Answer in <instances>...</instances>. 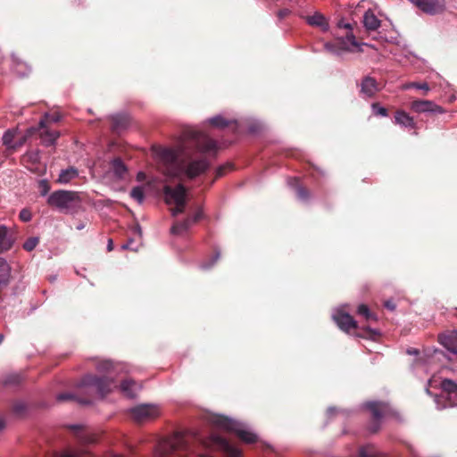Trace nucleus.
<instances>
[{"label": "nucleus", "mask_w": 457, "mask_h": 457, "mask_svg": "<svg viewBox=\"0 0 457 457\" xmlns=\"http://www.w3.org/2000/svg\"><path fill=\"white\" fill-rule=\"evenodd\" d=\"M339 28H344L352 30L353 29V25L348 22H345L344 21H340L337 24Z\"/></svg>", "instance_id": "51"}, {"label": "nucleus", "mask_w": 457, "mask_h": 457, "mask_svg": "<svg viewBox=\"0 0 457 457\" xmlns=\"http://www.w3.org/2000/svg\"><path fill=\"white\" fill-rule=\"evenodd\" d=\"M37 130H38L42 143L46 145H54L57 138L60 137L59 131L52 129L48 125L44 128L39 125L38 128H30L28 132L29 135H32Z\"/></svg>", "instance_id": "14"}, {"label": "nucleus", "mask_w": 457, "mask_h": 457, "mask_svg": "<svg viewBox=\"0 0 457 457\" xmlns=\"http://www.w3.org/2000/svg\"><path fill=\"white\" fill-rule=\"evenodd\" d=\"M55 457H79L78 454L70 451L63 452L62 453L56 455Z\"/></svg>", "instance_id": "52"}, {"label": "nucleus", "mask_w": 457, "mask_h": 457, "mask_svg": "<svg viewBox=\"0 0 457 457\" xmlns=\"http://www.w3.org/2000/svg\"><path fill=\"white\" fill-rule=\"evenodd\" d=\"M112 129L114 131L124 129L129 124V118L125 115H114L111 118Z\"/></svg>", "instance_id": "26"}, {"label": "nucleus", "mask_w": 457, "mask_h": 457, "mask_svg": "<svg viewBox=\"0 0 457 457\" xmlns=\"http://www.w3.org/2000/svg\"><path fill=\"white\" fill-rule=\"evenodd\" d=\"M306 22L313 27H320L323 30L328 29V23L324 15L320 12H315L313 15L306 16Z\"/></svg>", "instance_id": "21"}, {"label": "nucleus", "mask_w": 457, "mask_h": 457, "mask_svg": "<svg viewBox=\"0 0 457 457\" xmlns=\"http://www.w3.org/2000/svg\"><path fill=\"white\" fill-rule=\"evenodd\" d=\"M81 201L82 199L79 192L56 190L49 195L47 204L50 206L56 207L62 212H70L79 208Z\"/></svg>", "instance_id": "4"}, {"label": "nucleus", "mask_w": 457, "mask_h": 457, "mask_svg": "<svg viewBox=\"0 0 457 457\" xmlns=\"http://www.w3.org/2000/svg\"><path fill=\"white\" fill-rule=\"evenodd\" d=\"M145 179V174L142 171L138 172L137 175V179L138 181H143Z\"/></svg>", "instance_id": "54"}, {"label": "nucleus", "mask_w": 457, "mask_h": 457, "mask_svg": "<svg viewBox=\"0 0 457 457\" xmlns=\"http://www.w3.org/2000/svg\"><path fill=\"white\" fill-rule=\"evenodd\" d=\"M12 238L8 234V229L5 226H0V251L4 252L12 246Z\"/></svg>", "instance_id": "24"}, {"label": "nucleus", "mask_w": 457, "mask_h": 457, "mask_svg": "<svg viewBox=\"0 0 457 457\" xmlns=\"http://www.w3.org/2000/svg\"><path fill=\"white\" fill-rule=\"evenodd\" d=\"M116 387L112 377L110 375L97 376L87 374L77 386L76 393H62L57 395V401L75 400L80 404H90L96 396L105 397Z\"/></svg>", "instance_id": "1"}, {"label": "nucleus", "mask_w": 457, "mask_h": 457, "mask_svg": "<svg viewBox=\"0 0 457 457\" xmlns=\"http://www.w3.org/2000/svg\"><path fill=\"white\" fill-rule=\"evenodd\" d=\"M38 154L37 153L29 154L24 157V161L30 162L33 164L37 163L38 162Z\"/></svg>", "instance_id": "47"}, {"label": "nucleus", "mask_w": 457, "mask_h": 457, "mask_svg": "<svg viewBox=\"0 0 457 457\" xmlns=\"http://www.w3.org/2000/svg\"><path fill=\"white\" fill-rule=\"evenodd\" d=\"M5 428V422L4 419L0 416V432Z\"/></svg>", "instance_id": "55"}, {"label": "nucleus", "mask_w": 457, "mask_h": 457, "mask_svg": "<svg viewBox=\"0 0 457 457\" xmlns=\"http://www.w3.org/2000/svg\"><path fill=\"white\" fill-rule=\"evenodd\" d=\"M206 445L208 447L223 452L226 457H241V452L221 436L212 435Z\"/></svg>", "instance_id": "9"}, {"label": "nucleus", "mask_w": 457, "mask_h": 457, "mask_svg": "<svg viewBox=\"0 0 457 457\" xmlns=\"http://www.w3.org/2000/svg\"><path fill=\"white\" fill-rule=\"evenodd\" d=\"M38 188L41 195H46L50 190L49 182L46 179H41L38 182Z\"/></svg>", "instance_id": "39"}, {"label": "nucleus", "mask_w": 457, "mask_h": 457, "mask_svg": "<svg viewBox=\"0 0 457 457\" xmlns=\"http://www.w3.org/2000/svg\"><path fill=\"white\" fill-rule=\"evenodd\" d=\"M291 13V11L289 9H287V8H284V9H280L278 12H277V16L279 20H283L285 19L286 17H287L289 14Z\"/></svg>", "instance_id": "48"}, {"label": "nucleus", "mask_w": 457, "mask_h": 457, "mask_svg": "<svg viewBox=\"0 0 457 457\" xmlns=\"http://www.w3.org/2000/svg\"><path fill=\"white\" fill-rule=\"evenodd\" d=\"M411 109L415 112L444 113L445 109L428 100H415L411 104Z\"/></svg>", "instance_id": "15"}, {"label": "nucleus", "mask_w": 457, "mask_h": 457, "mask_svg": "<svg viewBox=\"0 0 457 457\" xmlns=\"http://www.w3.org/2000/svg\"><path fill=\"white\" fill-rule=\"evenodd\" d=\"M211 422L220 428L236 433L241 440L247 444H253L257 441V436L255 434L239 428V424L237 422L225 416H213L211 419Z\"/></svg>", "instance_id": "5"}, {"label": "nucleus", "mask_w": 457, "mask_h": 457, "mask_svg": "<svg viewBox=\"0 0 457 457\" xmlns=\"http://www.w3.org/2000/svg\"><path fill=\"white\" fill-rule=\"evenodd\" d=\"M187 157L188 159L192 158L189 154ZM210 166L211 164L206 156L200 159L189 160L188 163L185 166V173L187 178L194 179L205 172Z\"/></svg>", "instance_id": "11"}, {"label": "nucleus", "mask_w": 457, "mask_h": 457, "mask_svg": "<svg viewBox=\"0 0 457 457\" xmlns=\"http://www.w3.org/2000/svg\"><path fill=\"white\" fill-rule=\"evenodd\" d=\"M154 152L161 163L164 166V173L170 177H176L179 173L178 153L173 149L163 147L154 148Z\"/></svg>", "instance_id": "7"}, {"label": "nucleus", "mask_w": 457, "mask_h": 457, "mask_svg": "<svg viewBox=\"0 0 457 457\" xmlns=\"http://www.w3.org/2000/svg\"><path fill=\"white\" fill-rule=\"evenodd\" d=\"M325 47L328 51L336 54L350 50L347 42L344 38H338L334 43H327Z\"/></svg>", "instance_id": "22"}, {"label": "nucleus", "mask_w": 457, "mask_h": 457, "mask_svg": "<svg viewBox=\"0 0 457 457\" xmlns=\"http://www.w3.org/2000/svg\"><path fill=\"white\" fill-rule=\"evenodd\" d=\"M13 133L10 130L6 131L4 136H3V144L4 145H6L7 147H14V145H12V140H13Z\"/></svg>", "instance_id": "37"}, {"label": "nucleus", "mask_w": 457, "mask_h": 457, "mask_svg": "<svg viewBox=\"0 0 457 457\" xmlns=\"http://www.w3.org/2000/svg\"><path fill=\"white\" fill-rule=\"evenodd\" d=\"M416 7L425 13L435 15L445 10V0H410Z\"/></svg>", "instance_id": "12"}, {"label": "nucleus", "mask_w": 457, "mask_h": 457, "mask_svg": "<svg viewBox=\"0 0 457 457\" xmlns=\"http://www.w3.org/2000/svg\"><path fill=\"white\" fill-rule=\"evenodd\" d=\"M438 342L453 354L457 353L456 330H451L438 335Z\"/></svg>", "instance_id": "16"}, {"label": "nucleus", "mask_w": 457, "mask_h": 457, "mask_svg": "<svg viewBox=\"0 0 457 457\" xmlns=\"http://www.w3.org/2000/svg\"><path fill=\"white\" fill-rule=\"evenodd\" d=\"M231 168H232V166L229 163L226 164V165L220 166L215 171V179H219V178L222 177L225 174L226 170H229Z\"/></svg>", "instance_id": "42"}, {"label": "nucleus", "mask_w": 457, "mask_h": 457, "mask_svg": "<svg viewBox=\"0 0 457 457\" xmlns=\"http://www.w3.org/2000/svg\"><path fill=\"white\" fill-rule=\"evenodd\" d=\"M369 331H370V333H375V331H373L372 329H369Z\"/></svg>", "instance_id": "60"}, {"label": "nucleus", "mask_w": 457, "mask_h": 457, "mask_svg": "<svg viewBox=\"0 0 457 457\" xmlns=\"http://www.w3.org/2000/svg\"><path fill=\"white\" fill-rule=\"evenodd\" d=\"M334 320L337 326L345 332H348L350 329L357 327L356 321L348 313L339 312L334 316Z\"/></svg>", "instance_id": "18"}, {"label": "nucleus", "mask_w": 457, "mask_h": 457, "mask_svg": "<svg viewBox=\"0 0 457 457\" xmlns=\"http://www.w3.org/2000/svg\"><path fill=\"white\" fill-rule=\"evenodd\" d=\"M175 204H176V206L171 209V213L173 216H177L178 214L182 213L184 212L185 206H186V202Z\"/></svg>", "instance_id": "44"}, {"label": "nucleus", "mask_w": 457, "mask_h": 457, "mask_svg": "<svg viewBox=\"0 0 457 457\" xmlns=\"http://www.w3.org/2000/svg\"><path fill=\"white\" fill-rule=\"evenodd\" d=\"M209 123L216 128H225L228 126L229 121L227 120L224 117L219 115L210 119Z\"/></svg>", "instance_id": "34"}, {"label": "nucleus", "mask_w": 457, "mask_h": 457, "mask_svg": "<svg viewBox=\"0 0 457 457\" xmlns=\"http://www.w3.org/2000/svg\"><path fill=\"white\" fill-rule=\"evenodd\" d=\"M61 120V115L58 112H54L51 114H45V116L40 120L39 126L46 127V125L50 126L52 123H57Z\"/></svg>", "instance_id": "30"}, {"label": "nucleus", "mask_w": 457, "mask_h": 457, "mask_svg": "<svg viewBox=\"0 0 457 457\" xmlns=\"http://www.w3.org/2000/svg\"><path fill=\"white\" fill-rule=\"evenodd\" d=\"M377 450L373 445H366L360 449L359 457H377Z\"/></svg>", "instance_id": "33"}, {"label": "nucleus", "mask_w": 457, "mask_h": 457, "mask_svg": "<svg viewBox=\"0 0 457 457\" xmlns=\"http://www.w3.org/2000/svg\"><path fill=\"white\" fill-rule=\"evenodd\" d=\"M71 428L76 430V436L81 443L93 444L96 442V437L95 435L85 432L80 427L72 426Z\"/></svg>", "instance_id": "25"}, {"label": "nucleus", "mask_w": 457, "mask_h": 457, "mask_svg": "<svg viewBox=\"0 0 457 457\" xmlns=\"http://www.w3.org/2000/svg\"><path fill=\"white\" fill-rule=\"evenodd\" d=\"M135 386V381L131 379H125L121 382L120 388L122 393H124L129 397H133L135 395L133 387Z\"/></svg>", "instance_id": "31"}, {"label": "nucleus", "mask_w": 457, "mask_h": 457, "mask_svg": "<svg viewBox=\"0 0 457 457\" xmlns=\"http://www.w3.org/2000/svg\"><path fill=\"white\" fill-rule=\"evenodd\" d=\"M362 23L367 31H375L380 27L381 21L369 9L363 15Z\"/></svg>", "instance_id": "19"}, {"label": "nucleus", "mask_w": 457, "mask_h": 457, "mask_svg": "<svg viewBox=\"0 0 457 457\" xmlns=\"http://www.w3.org/2000/svg\"><path fill=\"white\" fill-rule=\"evenodd\" d=\"M395 123L402 125L405 128L415 129L416 123L412 117H411L404 111L398 110L395 114Z\"/></svg>", "instance_id": "20"}, {"label": "nucleus", "mask_w": 457, "mask_h": 457, "mask_svg": "<svg viewBox=\"0 0 457 457\" xmlns=\"http://www.w3.org/2000/svg\"><path fill=\"white\" fill-rule=\"evenodd\" d=\"M411 87H416L418 89H422L424 90L426 93L429 90V87H428V84L424 82V83H415V82H412V83H410V84H406L403 86V88L404 89H408V88H411Z\"/></svg>", "instance_id": "38"}, {"label": "nucleus", "mask_w": 457, "mask_h": 457, "mask_svg": "<svg viewBox=\"0 0 457 457\" xmlns=\"http://www.w3.org/2000/svg\"><path fill=\"white\" fill-rule=\"evenodd\" d=\"M12 409H13V411H14L16 414H19V415H20V414H22V413L25 411V410H26V405H25L23 403H21V402L15 403L13 404Z\"/></svg>", "instance_id": "45"}, {"label": "nucleus", "mask_w": 457, "mask_h": 457, "mask_svg": "<svg viewBox=\"0 0 457 457\" xmlns=\"http://www.w3.org/2000/svg\"><path fill=\"white\" fill-rule=\"evenodd\" d=\"M163 193L167 204L186 202V188L181 184H179L176 187L166 185L163 187Z\"/></svg>", "instance_id": "13"}, {"label": "nucleus", "mask_w": 457, "mask_h": 457, "mask_svg": "<svg viewBox=\"0 0 457 457\" xmlns=\"http://www.w3.org/2000/svg\"><path fill=\"white\" fill-rule=\"evenodd\" d=\"M296 195L300 199L306 200L309 198V191L303 187H298L296 188Z\"/></svg>", "instance_id": "41"}, {"label": "nucleus", "mask_w": 457, "mask_h": 457, "mask_svg": "<svg viewBox=\"0 0 457 457\" xmlns=\"http://www.w3.org/2000/svg\"><path fill=\"white\" fill-rule=\"evenodd\" d=\"M187 142L184 144V150L195 148L196 152L203 154H212L216 155L217 143L206 134L197 130H188L185 134Z\"/></svg>", "instance_id": "3"}, {"label": "nucleus", "mask_w": 457, "mask_h": 457, "mask_svg": "<svg viewBox=\"0 0 457 457\" xmlns=\"http://www.w3.org/2000/svg\"><path fill=\"white\" fill-rule=\"evenodd\" d=\"M130 196L135 199L137 203L141 204L143 203L145 199V193L143 190V187H135L132 188L130 192Z\"/></svg>", "instance_id": "35"}, {"label": "nucleus", "mask_w": 457, "mask_h": 457, "mask_svg": "<svg viewBox=\"0 0 457 457\" xmlns=\"http://www.w3.org/2000/svg\"><path fill=\"white\" fill-rule=\"evenodd\" d=\"M345 37H346L347 41H349L353 46H359L358 42L356 41V37L353 34V32H348L346 34Z\"/></svg>", "instance_id": "49"}, {"label": "nucleus", "mask_w": 457, "mask_h": 457, "mask_svg": "<svg viewBox=\"0 0 457 457\" xmlns=\"http://www.w3.org/2000/svg\"><path fill=\"white\" fill-rule=\"evenodd\" d=\"M38 243H39L38 237H29L23 244V249L28 252H30L36 248V246L38 245Z\"/></svg>", "instance_id": "36"}, {"label": "nucleus", "mask_w": 457, "mask_h": 457, "mask_svg": "<svg viewBox=\"0 0 457 457\" xmlns=\"http://www.w3.org/2000/svg\"><path fill=\"white\" fill-rule=\"evenodd\" d=\"M193 225L191 218H187L181 222H176L170 228V232L173 235H179L184 231H187Z\"/></svg>", "instance_id": "28"}, {"label": "nucleus", "mask_w": 457, "mask_h": 457, "mask_svg": "<svg viewBox=\"0 0 457 457\" xmlns=\"http://www.w3.org/2000/svg\"><path fill=\"white\" fill-rule=\"evenodd\" d=\"M442 393L436 397L439 408H447L457 405V383L452 379L445 378L441 381Z\"/></svg>", "instance_id": "6"}, {"label": "nucleus", "mask_w": 457, "mask_h": 457, "mask_svg": "<svg viewBox=\"0 0 457 457\" xmlns=\"http://www.w3.org/2000/svg\"><path fill=\"white\" fill-rule=\"evenodd\" d=\"M189 453L188 437L179 432L160 440L155 448V457H188Z\"/></svg>", "instance_id": "2"}, {"label": "nucleus", "mask_w": 457, "mask_h": 457, "mask_svg": "<svg viewBox=\"0 0 457 457\" xmlns=\"http://www.w3.org/2000/svg\"><path fill=\"white\" fill-rule=\"evenodd\" d=\"M109 457H124L123 455H120V454H116V453H111L109 455Z\"/></svg>", "instance_id": "57"}, {"label": "nucleus", "mask_w": 457, "mask_h": 457, "mask_svg": "<svg viewBox=\"0 0 457 457\" xmlns=\"http://www.w3.org/2000/svg\"><path fill=\"white\" fill-rule=\"evenodd\" d=\"M130 413L135 421L142 423L157 418L160 411L154 404H140L131 409Z\"/></svg>", "instance_id": "10"}, {"label": "nucleus", "mask_w": 457, "mask_h": 457, "mask_svg": "<svg viewBox=\"0 0 457 457\" xmlns=\"http://www.w3.org/2000/svg\"><path fill=\"white\" fill-rule=\"evenodd\" d=\"M112 168L115 176L119 179H124L128 170L120 158H115L112 162Z\"/></svg>", "instance_id": "27"}, {"label": "nucleus", "mask_w": 457, "mask_h": 457, "mask_svg": "<svg viewBox=\"0 0 457 457\" xmlns=\"http://www.w3.org/2000/svg\"><path fill=\"white\" fill-rule=\"evenodd\" d=\"M19 217L22 221L28 222L31 220L32 214L29 209L24 208L20 212Z\"/></svg>", "instance_id": "40"}, {"label": "nucleus", "mask_w": 457, "mask_h": 457, "mask_svg": "<svg viewBox=\"0 0 457 457\" xmlns=\"http://www.w3.org/2000/svg\"><path fill=\"white\" fill-rule=\"evenodd\" d=\"M18 379H19V377H17V376H16V377H15V381H14V382H16V381L18 382Z\"/></svg>", "instance_id": "59"}, {"label": "nucleus", "mask_w": 457, "mask_h": 457, "mask_svg": "<svg viewBox=\"0 0 457 457\" xmlns=\"http://www.w3.org/2000/svg\"><path fill=\"white\" fill-rule=\"evenodd\" d=\"M112 363L109 361H103L98 363L97 370L102 371H109L112 368Z\"/></svg>", "instance_id": "46"}, {"label": "nucleus", "mask_w": 457, "mask_h": 457, "mask_svg": "<svg viewBox=\"0 0 457 457\" xmlns=\"http://www.w3.org/2000/svg\"><path fill=\"white\" fill-rule=\"evenodd\" d=\"M3 339H4V336L2 334H0V344L2 343Z\"/></svg>", "instance_id": "58"}, {"label": "nucleus", "mask_w": 457, "mask_h": 457, "mask_svg": "<svg viewBox=\"0 0 457 457\" xmlns=\"http://www.w3.org/2000/svg\"><path fill=\"white\" fill-rule=\"evenodd\" d=\"M11 277V268L4 258H0V287H6L9 284Z\"/></svg>", "instance_id": "23"}, {"label": "nucleus", "mask_w": 457, "mask_h": 457, "mask_svg": "<svg viewBox=\"0 0 457 457\" xmlns=\"http://www.w3.org/2000/svg\"><path fill=\"white\" fill-rule=\"evenodd\" d=\"M357 313L367 321L377 320L376 315L370 311L366 304H360L357 309Z\"/></svg>", "instance_id": "32"}, {"label": "nucleus", "mask_w": 457, "mask_h": 457, "mask_svg": "<svg viewBox=\"0 0 457 457\" xmlns=\"http://www.w3.org/2000/svg\"><path fill=\"white\" fill-rule=\"evenodd\" d=\"M78 176V171L74 168H69L61 171L58 179V182L65 184L70 182L72 179Z\"/></svg>", "instance_id": "29"}, {"label": "nucleus", "mask_w": 457, "mask_h": 457, "mask_svg": "<svg viewBox=\"0 0 457 457\" xmlns=\"http://www.w3.org/2000/svg\"><path fill=\"white\" fill-rule=\"evenodd\" d=\"M372 109L376 112L377 115L387 116V110L384 107L379 106L378 103L372 104Z\"/></svg>", "instance_id": "43"}, {"label": "nucleus", "mask_w": 457, "mask_h": 457, "mask_svg": "<svg viewBox=\"0 0 457 457\" xmlns=\"http://www.w3.org/2000/svg\"><path fill=\"white\" fill-rule=\"evenodd\" d=\"M378 91V83L374 78L366 76L362 79L361 83V94L366 97H373Z\"/></svg>", "instance_id": "17"}, {"label": "nucleus", "mask_w": 457, "mask_h": 457, "mask_svg": "<svg viewBox=\"0 0 457 457\" xmlns=\"http://www.w3.org/2000/svg\"><path fill=\"white\" fill-rule=\"evenodd\" d=\"M203 215H204L203 211L201 209H199L195 213V215L191 218L193 224L196 223L197 221H199L203 218Z\"/></svg>", "instance_id": "50"}, {"label": "nucleus", "mask_w": 457, "mask_h": 457, "mask_svg": "<svg viewBox=\"0 0 457 457\" xmlns=\"http://www.w3.org/2000/svg\"><path fill=\"white\" fill-rule=\"evenodd\" d=\"M384 306L390 310V311H394L396 307L395 303L393 302V301H386L385 303H384Z\"/></svg>", "instance_id": "53"}, {"label": "nucleus", "mask_w": 457, "mask_h": 457, "mask_svg": "<svg viewBox=\"0 0 457 457\" xmlns=\"http://www.w3.org/2000/svg\"><path fill=\"white\" fill-rule=\"evenodd\" d=\"M107 249H108L109 252L113 249V242H112V239H109V241H108Z\"/></svg>", "instance_id": "56"}, {"label": "nucleus", "mask_w": 457, "mask_h": 457, "mask_svg": "<svg viewBox=\"0 0 457 457\" xmlns=\"http://www.w3.org/2000/svg\"><path fill=\"white\" fill-rule=\"evenodd\" d=\"M366 408L370 411L372 420L369 425V430L371 433H377L380 428V421L384 417L391 414V408L385 402H369Z\"/></svg>", "instance_id": "8"}]
</instances>
